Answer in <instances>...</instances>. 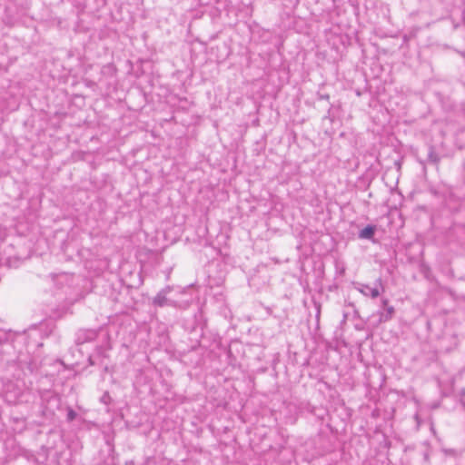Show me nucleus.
Returning a JSON list of instances; mask_svg holds the SVG:
<instances>
[{
  "label": "nucleus",
  "mask_w": 465,
  "mask_h": 465,
  "mask_svg": "<svg viewBox=\"0 0 465 465\" xmlns=\"http://www.w3.org/2000/svg\"><path fill=\"white\" fill-rule=\"evenodd\" d=\"M355 289L364 296L371 297V299H376L385 290L381 278H378L375 281V285L373 287L369 284L357 282L355 284Z\"/></svg>",
  "instance_id": "nucleus-1"
},
{
  "label": "nucleus",
  "mask_w": 465,
  "mask_h": 465,
  "mask_svg": "<svg viewBox=\"0 0 465 465\" xmlns=\"http://www.w3.org/2000/svg\"><path fill=\"white\" fill-rule=\"evenodd\" d=\"M98 336V330L95 329H80L75 333V343L82 345L86 342L94 341Z\"/></svg>",
  "instance_id": "nucleus-2"
},
{
  "label": "nucleus",
  "mask_w": 465,
  "mask_h": 465,
  "mask_svg": "<svg viewBox=\"0 0 465 465\" xmlns=\"http://www.w3.org/2000/svg\"><path fill=\"white\" fill-rule=\"evenodd\" d=\"M170 292H171L170 287H166V288L163 289L161 292H159L157 293V295L153 298V304L156 306H160V307L167 305L168 300L166 298V295Z\"/></svg>",
  "instance_id": "nucleus-3"
},
{
  "label": "nucleus",
  "mask_w": 465,
  "mask_h": 465,
  "mask_svg": "<svg viewBox=\"0 0 465 465\" xmlns=\"http://www.w3.org/2000/svg\"><path fill=\"white\" fill-rule=\"evenodd\" d=\"M441 451L444 453L446 457H450L453 459H459L462 457L465 449H450V448H443Z\"/></svg>",
  "instance_id": "nucleus-4"
},
{
  "label": "nucleus",
  "mask_w": 465,
  "mask_h": 465,
  "mask_svg": "<svg viewBox=\"0 0 465 465\" xmlns=\"http://www.w3.org/2000/svg\"><path fill=\"white\" fill-rule=\"evenodd\" d=\"M395 312L394 307L390 305L387 308L383 309L382 312H379L380 314V322H384L390 321Z\"/></svg>",
  "instance_id": "nucleus-5"
},
{
  "label": "nucleus",
  "mask_w": 465,
  "mask_h": 465,
  "mask_svg": "<svg viewBox=\"0 0 465 465\" xmlns=\"http://www.w3.org/2000/svg\"><path fill=\"white\" fill-rule=\"evenodd\" d=\"M375 232V227L372 225H367L365 228L360 231L359 237L361 239H371Z\"/></svg>",
  "instance_id": "nucleus-6"
},
{
  "label": "nucleus",
  "mask_w": 465,
  "mask_h": 465,
  "mask_svg": "<svg viewBox=\"0 0 465 465\" xmlns=\"http://www.w3.org/2000/svg\"><path fill=\"white\" fill-rule=\"evenodd\" d=\"M440 161V157L432 146L429 147L428 152V162L433 164H437Z\"/></svg>",
  "instance_id": "nucleus-7"
},
{
  "label": "nucleus",
  "mask_w": 465,
  "mask_h": 465,
  "mask_svg": "<svg viewBox=\"0 0 465 465\" xmlns=\"http://www.w3.org/2000/svg\"><path fill=\"white\" fill-rule=\"evenodd\" d=\"M75 417H76V412L74 410L69 409L67 411V420L72 421L75 419Z\"/></svg>",
  "instance_id": "nucleus-8"
},
{
  "label": "nucleus",
  "mask_w": 465,
  "mask_h": 465,
  "mask_svg": "<svg viewBox=\"0 0 465 465\" xmlns=\"http://www.w3.org/2000/svg\"><path fill=\"white\" fill-rule=\"evenodd\" d=\"M387 306H390L388 299H382L381 300V307H382V309L387 308Z\"/></svg>",
  "instance_id": "nucleus-9"
},
{
  "label": "nucleus",
  "mask_w": 465,
  "mask_h": 465,
  "mask_svg": "<svg viewBox=\"0 0 465 465\" xmlns=\"http://www.w3.org/2000/svg\"><path fill=\"white\" fill-rule=\"evenodd\" d=\"M89 362H90V364H91V365H93V364H94V361H93V360H92V356H90V357H89Z\"/></svg>",
  "instance_id": "nucleus-10"
},
{
  "label": "nucleus",
  "mask_w": 465,
  "mask_h": 465,
  "mask_svg": "<svg viewBox=\"0 0 465 465\" xmlns=\"http://www.w3.org/2000/svg\"><path fill=\"white\" fill-rule=\"evenodd\" d=\"M102 400L106 401L105 396H103V397H102Z\"/></svg>",
  "instance_id": "nucleus-11"
},
{
  "label": "nucleus",
  "mask_w": 465,
  "mask_h": 465,
  "mask_svg": "<svg viewBox=\"0 0 465 465\" xmlns=\"http://www.w3.org/2000/svg\"><path fill=\"white\" fill-rule=\"evenodd\" d=\"M102 400L106 401L105 396H103V397H102Z\"/></svg>",
  "instance_id": "nucleus-12"
},
{
  "label": "nucleus",
  "mask_w": 465,
  "mask_h": 465,
  "mask_svg": "<svg viewBox=\"0 0 465 465\" xmlns=\"http://www.w3.org/2000/svg\"><path fill=\"white\" fill-rule=\"evenodd\" d=\"M102 400L106 401L105 396H103V397H102Z\"/></svg>",
  "instance_id": "nucleus-13"
},
{
  "label": "nucleus",
  "mask_w": 465,
  "mask_h": 465,
  "mask_svg": "<svg viewBox=\"0 0 465 465\" xmlns=\"http://www.w3.org/2000/svg\"><path fill=\"white\" fill-rule=\"evenodd\" d=\"M463 395H465V391L463 392Z\"/></svg>",
  "instance_id": "nucleus-14"
},
{
  "label": "nucleus",
  "mask_w": 465,
  "mask_h": 465,
  "mask_svg": "<svg viewBox=\"0 0 465 465\" xmlns=\"http://www.w3.org/2000/svg\"><path fill=\"white\" fill-rule=\"evenodd\" d=\"M463 404H464V406H465V403H463Z\"/></svg>",
  "instance_id": "nucleus-15"
}]
</instances>
